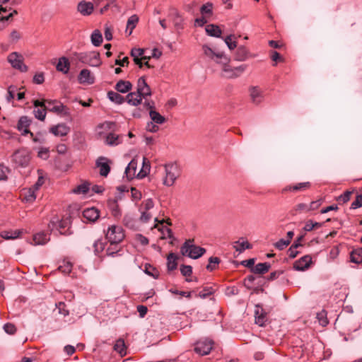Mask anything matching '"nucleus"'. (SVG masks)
<instances>
[{
    "label": "nucleus",
    "mask_w": 362,
    "mask_h": 362,
    "mask_svg": "<svg viewBox=\"0 0 362 362\" xmlns=\"http://www.w3.org/2000/svg\"><path fill=\"white\" fill-rule=\"evenodd\" d=\"M165 175L163 178V184L166 187L173 186L176 180L180 176L181 170L176 163L165 164L164 166Z\"/></svg>",
    "instance_id": "nucleus-1"
},
{
    "label": "nucleus",
    "mask_w": 362,
    "mask_h": 362,
    "mask_svg": "<svg viewBox=\"0 0 362 362\" xmlns=\"http://www.w3.org/2000/svg\"><path fill=\"white\" fill-rule=\"evenodd\" d=\"M180 252L183 256H187L192 259H198L206 252V250L195 245L193 239H188L182 245Z\"/></svg>",
    "instance_id": "nucleus-2"
},
{
    "label": "nucleus",
    "mask_w": 362,
    "mask_h": 362,
    "mask_svg": "<svg viewBox=\"0 0 362 362\" xmlns=\"http://www.w3.org/2000/svg\"><path fill=\"white\" fill-rule=\"evenodd\" d=\"M124 237V231L119 226H110L105 231V238L110 244L120 243Z\"/></svg>",
    "instance_id": "nucleus-3"
},
{
    "label": "nucleus",
    "mask_w": 362,
    "mask_h": 362,
    "mask_svg": "<svg viewBox=\"0 0 362 362\" xmlns=\"http://www.w3.org/2000/svg\"><path fill=\"white\" fill-rule=\"evenodd\" d=\"M78 59L80 62L91 66H99L101 64L100 54L96 52H90L79 54Z\"/></svg>",
    "instance_id": "nucleus-4"
},
{
    "label": "nucleus",
    "mask_w": 362,
    "mask_h": 362,
    "mask_svg": "<svg viewBox=\"0 0 362 362\" xmlns=\"http://www.w3.org/2000/svg\"><path fill=\"white\" fill-rule=\"evenodd\" d=\"M30 160V155L27 149L22 148L13 154V161L18 166L26 167Z\"/></svg>",
    "instance_id": "nucleus-5"
},
{
    "label": "nucleus",
    "mask_w": 362,
    "mask_h": 362,
    "mask_svg": "<svg viewBox=\"0 0 362 362\" xmlns=\"http://www.w3.org/2000/svg\"><path fill=\"white\" fill-rule=\"evenodd\" d=\"M7 59L13 68L21 72H26L28 71V66L23 63V56L19 53L16 52H12L8 54Z\"/></svg>",
    "instance_id": "nucleus-6"
},
{
    "label": "nucleus",
    "mask_w": 362,
    "mask_h": 362,
    "mask_svg": "<svg viewBox=\"0 0 362 362\" xmlns=\"http://www.w3.org/2000/svg\"><path fill=\"white\" fill-rule=\"evenodd\" d=\"M45 109L57 114H63L64 115L69 114V108L57 100H47Z\"/></svg>",
    "instance_id": "nucleus-7"
},
{
    "label": "nucleus",
    "mask_w": 362,
    "mask_h": 362,
    "mask_svg": "<svg viewBox=\"0 0 362 362\" xmlns=\"http://www.w3.org/2000/svg\"><path fill=\"white\" fill-rule=\"evenodd\" d=\"M202 49L206 56L214 59L217 63H226L230 62V59L227 57L223 52L216 53L207 45H203Z\"/></svg>",
    "instance_id": "nucleus-8"
},
{
    "label": "nucleus",
    "mask_w": 362,
    "mask_h": 362,
    "mask_svg": "<svg viewBox=\"0 0 362 362\" xmlns=\"http://www.w3.org/2000/svg\"><path fill=\"white\" fill-rule=\"evenodd\" d=\"M229 62L221 63L223 64V71L226 73V76L228 78H236L239 76L242 73L245 71L247 66L242 64L239 66L232 68L228 65Z\"/></svg>",
    "instance_id": "nucleus-9"
},
{
    "label": "nucleus",
    "mask_w": 362,
    "mask_h": 362,
    "mask_svg": "<svg viewBox=\"0 0 362 362\" xmlns=\"http://www.w3.org/2000/svg\"><path fill=\"white\" fill-rule=\"evenodd\" d=\"M213 349V341L211 340H203L198 341L194 347V351L200 356L208 355Z\"/></svg>",
    "instance_id": "nucleus-10"
},
{
    "label": "nucleus",
    "mask_w": 362,
    "mask_h": 362,
    "mask_svg": "<svg viewBox=\"0 0 362 362\" xmlns=\"http://www.w3.org/2000/svg\"><path fill=\"white\" fill-rule=\"evenodd\" d=\"M169 18L177 32L184 29V19L177 9L171 8L170 10Z\"/></svg>",
    "instance_id": "nucleus-11"
},
{
    "label": "nucleus",
    "mask_w": 362,
    "mask_h": 362,
    "mask_svg": "<svg viewBox=\"0 0 362 362\" xmlns=\"http://www.w3.org/2000/svg\"><path fill=\"white\" fill-rule=\"evenodd\" d=\"M310 187L311 184L310 182H298L286 185L282 189V192L286 193L289 192L296 193L298 192H304L309 189Z\"/></svg>",
    "instance_id": "nucleus-12"
},
{
    "label": "nucleus",
    "mask_w": 362,
    "mask_h": 362,
    "mask_svg": "<svg viewBox=\"0 0 362 362\" xmlns=\"http://www.w3.org/2000/svg\"><path fill=\"white\" fill-rule=\"evenodd\" d=\"M110 160L106 157L100 156L96 160V166L99 168L100 175L103 177H107L110 171Z\"/></svg>",
    "instance_id": "nucleus-13"
},
{
    "label": "nucleus",
    "mask_w": 362,
    "mask_h": 362,
    "mask_svg": "<svg viewBox=\"0 0 362 362\" xmlns=\"http://www.w3.org/2000/svg\"><path fill=\"white\" fill-rule=\"evenodd\" d=\"M137 92L142 98L146 99L147 96L152 95L150 86L147 84L144 76L140 77L137 81Z\"/></svg>",
    "instance_id": "nucleus-14"
},
{
    "label": "nucleus",
    "mask_w": 362,
    "mask_h": 362,
    "mask_svg": "<svg viewBox=\"0 0 362 362\" xmlns=\"http://www.w3.org/2000/svg\"><path fill=\"white\" fill-rule=\"evenodd\" d=\"M255 323L260 327L265 325L268 320L267 313L260 305H256L255 309Z\"/></svg>",
    "instance_id": "nucleus-15"
},
{
    "label": "nucleus",
    "mask_w": 362,
    "mask_h": 362,
    "mask_svg": "<svg viewBox=\"0 0 362 362\" xmlns=\"http://www.w3.org/2000/svg\"><path fill=\"white\" fill-rule=\"evenodd\" d=\"M31 123V120L27 116H22L20 117L18 124L17 128L18 129L22 132L23 135H26L27 134H30L31 137H33V133H32L29 129V126Z\"/></svg>",
    "instance_id": "nucleus-16"
},
{
    "label": "nucleus",
    "mask_w": 362,
    "mask_h": 362,
    "mask_svg": "<svg viewBox=\"0 0 362 362\" xmlns=\"http://www.w3.org/2000/svg\"><path fill=\"white\" fill-rule=\"evenodd\" d=\"M312 262V257L310 255H305L293 264V268L297 271H304L307 269Z\"/></svg>",
    "instance_id": "nucleus-17"
},
{
    "label": "nucleus",
    "mask_w": 362,
    "mask_h": 362,
    "mask_svg": "<svg viewBox=\"0 0 362 362\" xmlns=\"http://www.w3.org/2000/svg\"><path fill=\"white\" fill-rule=\"evenodd\" d=\"M78 80L80 83L93 84L95 82V78L88 69H82L78 76Z\"/></svg>",
    "instance_id": "nucleus-18"
},
{
    "label": "nucleus",
    "mask_w": 362,
    "mask_h": 362,
    "mask_svg": "<svg viewBox=\"0 0 362 362\" xmlns=\"http://www.w3.org/2000/svg\"><path fill=\"white\" fill-rule=\"evenodd\" d=\"M253 56L245 46H239L235 52V59L238 62H244Z\"/></svg>",
    "instance_id": "nucleus-19"
},
{
    "label": "nucleus",
    "mask_w": 362,
    "mask_h": 362,
    "mask_svg": "<svg viewBox=\"0 0 362 362\" xmlns=\"http://www.w3.org/2000/svg\"><path fill=\"white\" fill-rule=\"evenodd\" d=\"M83 216L90 222H95L100 216L99 211L95 208H87L83 211Z\"/></svg>",
    "instance_id": "nucleus-20"
},
{
    "label": "nucleus",
    "mask_w": 362,
    "mask_h": 362,
    "mask_svg": "<svg viewBox=\"0 0 362 362\" xmlns=\"http://www.w3.org/2000/svg\"><path fill=\"white\" fill-rule=\"evenodd\" d=\"M250 98L253 103L260 104L263 100V92L258 87H252L250 88Z\"/></svg>",
    "instance_id": "nucleus-21"
},
{
    "label": "nucleus",
    "mask_w": 362,
    "mask_h": 362,
    "mask_svg": "<svg viewBox=\"0 0 362 362\" xmlns=\"http://www.w3.org/2000/svg\"><path fill=\"white\" fill-rule=\"evenodd\" d=\"M77 9L78 11L83 16H89L93 11V5L91 2L82 1L78 3Z\"/></svg>",
    "instance_id": "nucleus-22"
},
{
    "label": "nucleus",
    "mask_w": 362,
    "mask_h": 362,
    "mask_svg": "<svg viewBox=\"0 0 362 362\" xmlns=\"http://www.w3.org/2000/svg\"><path fill=\"white\" fill-rule=\"evenodd\" d=\"M49 131L55 136H64L69 134L70 129L65 124H59L52 127Z\"/></svg>",
    "instance_id": "nucleus-23"
},
{
    "label": "nucleus",
    "mask_w": 362,
    "mask_h": 362,
    "mask_svg": "<svg viewBox=\"0 0 362 362\" xmlns=\"http://www.w3.org/2000/svg\"><path fill=\"white\" fill-rule=\"evenodd\" d=\"M142 99L137 91L130 92L127 95L124 101H127L131 105L138 106L141 103Z\"/></svg>",
    "instance_id": "nucleus-24"
},
{
    "label": "nucleus",
    "mask_w": 362,
    "mask_h": 362,
    "mask_svg": "<svg viewBox=\"0 0 362 362\" xmlns=\"http://www.w3.org/2000/svg\"><path fill=\"white\" fill-rule=\"evenodd\" d=\"M115 90L122 93H126L132 88V84L129 81L119 80L115 86Z\"/></svg>",
    "instance_id": "nucleus-25"
},
{
    "label": "nucleus",
    "mask_w": 362,
    "mask_h": 362,
    "mask_svg": "<svg viewBox=\"0 0 362 362\" xmlns=\"http://www.w3.org/2000/svg\"><path fill=\"white\" fill-rule=\"evenodd\" d=\"M35 191L36 189L33 187L24 189L21 194L23 200L26 202H33L36 199Z\"/></svg>",
    "instance_id": "nucleus-26"
},
{
    "label": "nucleus",
    "mask_w": 362,
    "mask_h": 362,
    "mask_svg": "<svg viewBox=\"0 0 362 362\" xmlns=\"http://www.w3.org/2000/svg\"><path fill=\"white\" fill-rule=\"evenodd\" d=\"M33 240L35 245H45L50 240L49 234L40 232L33 235Z\"/></svg>",
    "instance_id": "nucleus-27"
},
{
    "label": "nucleus",
    "mask_w": 362,
    "mask_h": 362,
    "mask_svg": "<svg viewBox=\"0 0 362 362\" xmlns=\"http://www.w3.org/2000/svg\"><path fill=\"white\" fill-rule=\"evenodd\" d=\"M70 63L69 59L62 57L59 58V62L56 66V69L58 71L62 72L63 74H67L69 71Z\"/></svg>",
    "instance_id": "nucleus-28"
},
{
    "label": "nucleus",
    "mask_w": 362,
    "mask_h": 362,
    "mask_svg": "<svg viewBox=\"0 0 362 362\" xmlns=\"http://www.w3.org/2000/svg\"><path fill=\"white\" fill-rule=\"evenodd\" d=\"M350 262L357 264L362 263V247H357L351 251Z\"/></svg>",
    "instance_id": "nucleus-29"
},
{
    "label": "nucleus",
    "mask_w": 362,
    "mask_h": 362,
    "mask_svg": "<svg viewBox=\"0 0 362 362\" xmlns=\"http://www.w3.org/2000/svg\"><path fill=\"white\" fill-rule=\"evenodd\" d=\"M270 268L271 264L269 262L258 263L252 268V272L257 274H264L268 272Z\"/></svg>",
    "instance_id": "nucleus-30"
},
{
    "label": "nucleus",
    "mask_w": 362,
    "mask_h": 362,
    "mask_svg": "<svg viewBox=\"0 0 362 362\" xmlns=\"http://www.w3.org/2000/svg\"><path fill=\"white\" fill-rule=\"evenodd\" d=\"M308 212H309L308 204L304 203H299L293 207V209L290 211V214L293 216H295L298 214Z\"/></svg>",
    "instance_id": "nucleus-31"
},
{
    "label": "nucleus",
    "mask_w": 362,
    "mask_h": 362,
    "mask_svg": "<svg viewBox=\"0 0 362 362\" xmlns=\"http://www.w3.org/2000/svg\"><path fill=\"white\" fill-rule=\"evenodd\" d=\"M21 233V230H3L0 233V236L5 240H13L18 238Z\"/></svg>",
    "instance_id": "nucleus-32"
},
{
    "label": "nucleus",
    "mask_w": 362,
    "mask_h": 362,
    "mask_svg": "<svg viewBox=\"0 0 362 362\" xmlns=\"http://www.w3.org/2000/svg\"><path fill=\"white\" fill-rule=\"evenodd\" d=\"M139 22V17L136 15H132L127 21L126 33L128 35L132 33L133 30L135 28L136 24Z\"/></svg>",
    "instance_id": "nucleus-33"
},
{
    "label": "nucleus",
    "mask_w": 362,
    "mask_h": 362,
    "mask_svg": "<svg viewBox=\"0 0 362 362\" xmlns=\"http://www.w3.org/2000/svg\"><path fill=\"white\" fill-rule=\"evenodd\" d=\"M151 169V165L148 160L146 158H143L142 168L137 174L139 178L145 177L149 173Z\"/></svg>",
    "instance_id": "nucleus-34"
},
{
    "label": "nucleus",
    "mask_w": 362,
    "mask_h": 362,
    "mask_svg": "<svg viewBox=\"0 0 362 362\" xmlns=\"http://www.w3.org/2000/svg\"><path fill=\"white\" fill-rule=\"evenodd\" d=\"M206 33L212 37H219L222 33L221 30L218 25L214 24H209L206 26Z\"/></svg>",
    "instance_id": "nucleus-35"
},
{
    "label": "nucleus",
    "mask_w": 362,
    "mask_h": 362,
    "mask_svg": "<svg viewBox=\"0 0 362 362\" xmlns=\"http://www.w3.org/2000/svg\"><path fill=\"white\" fill-rule=\"evenodd\" d=\"M6 8L0 6V30H2L6 26V21H7L9 18L13 17L14 15L17 14V11L16 10H13L11 13H10L8 16H3L1 15L2 12H6Z\"/></svg>",
    "instance_id": "nucleus-36"
},
{
    "label": "nucleus",
    "mask_w": 362,
    "mask_h": 362,
    "mask_svg": "<svg viewBox=\"0 0 362 362\" xmlns=\"http://www.w3.org/2000/svg\"><path fill=\"white\" fill-rule=\"evenodd\" d=\"M149 116L152 122L158 124H162L166 121L165 118L155 110H151V111H149Z\"/></svg>",
    "instance_id": "nucleus-37"
},
{
    "label": "nucleus",
    "mask_w": 362,
    "mask_h": 362,
    "mask_svg": "<svg viewBox=\"0 0 362 362\" xmlns=\"http://www.w3.org/2000/svg\"><path fill=\"white\" fill-rule=\"evenodd\" d=\"M122 142L120 136L114 133H109L105 139V143L110 146H117Z\"/></svg>",
    "instance_id": "nucleus-38"
},
{
    "label": "nucleus",
    "mask_w": 362,
    "mask_h": 362,
    "mask_svg": "<svg viewBox=\"0 0 362 362\" xmlns=\"http://www.w3.org/2000/svg\"><path fill=\"white\" fill-rule=\"evenodd\" d=\"M107 98L112 102L120 105L124 102V98L119 93L110 90L107 93Z\"/></svg>",
    "instance_id": "nucleus-39"
},
{
    "label": "nucleus",
    "mask_w": 362,
    "mask_h": 362,
    "mask_svg": "<svg viewBox=\"0 0 362 362\" xmlns=\"http://www.w3.org/2000/svg\"><path fill=\"white\" fill-rule=\"evenodd\" d=\"M177 255L173 252L170 253L168 255L167 267H168V270L173 271L177 268Z\"/></svg>",
    "instance_id": "nucleus-40"
},
{
    "label": "nucleus",
    "mask_w": 362,
    "mask_h": 362,
    "mask_svg": "<svg viewBox=\"0 0 362 362\" xmlns=\"http://www.w3.org/2000/svg\"><path fill=\"white\" fill-rule=\"evenodd\" d=\"M90 188V184L88 182H84L82 184L76 186L74 188L71 192L77 194H86Z\"/></svg>",
    "instance_id": "nucleus-41"
},
{
    "label": "nucleus",
    "mask_w": 362,
    "mask_h": 362,
    "mask_svg": "<svg viewBox=\"0 0 362 362\" xmlns=\"http://www.w3.org/2000/svg\"><path fill=\"white\" fill-rule=\"evenodd\" d=\"M119 243L110 244L106 249V255L114 257L121 251Z\"/></svg>",
    "instance_id": "nucleus-42"
},
{
    "label": "nucleus",
    "mask_w": 362,
    "mask_h": 362,
    "mask_svg": "<svg viewBox=\"0 0 362 362\" xmlns=\"http://www.w3.org/2000/svg\"><path fill=\"white\" fill-rule=\"evenodd\" d=\"M90 39L91 42L94 46H100L103 42V36L100 31L98 30H95L91 34Z\"/></svg>",
    "instance_id": "nucleus-43"
},
{
    "label": "nucleus",
    "mask_w": 362,
    "mask_h": 362,
    "mask_svg": "<svg viewBox=\"0 0 362 362\" xmlns=\"http://www.w3.org/2000/svg\"><path fill=\"white\" fill-rule=\"evenodd\" d=\"M233 247L236 251L241 253L246 249L252 248V245L248 241L240 242V240H238L234 243Z\"/></svg>",
    "instance_id": "nucleus-44"
},
{
    "label": "nucleus",
    "mask_w": 362,
    "mask_h": 362,
    "mask_svg": "<svg viewBox=\"0 0 362 362\" xmlns=\"http://www.w3.org/2000/svg\"><path fill=\"white\" fill-rule=\"evenodd\" d=\"M114 350L118 352L122 356L126 354V346L124 339H119L114 345Z\"/></svg>",
    "instance_id": "nucleus-45"
},
{
    "label": "nucleus",
    "mask_w": 362,
    "mask_h": 362,
    "mask_svg": "<svg viewBox=\"0 0 362 362\" xmlns=\"http://www.w3.org/2000/svg\"><path fill=\"white\" fill-rule=\"evenodd\" d=\"M136 162L134 160H132L127 166L125 173L128 177L132 178L135 176L136 172Z\"/></svg>",
    "instance_id": "nucleus-46"
},
{
    "label": "nucleus",
    "mask_w": 362,
    "mask_h": 362,
    "mask_svg": "<svg viewBox=\"0 0 362 362\" xmlns=\"http://www.w3.org/2000/svg\"><path fill=\"white\" fill-rule=\"evenodd\" d=\"M58 269L64 274H69L71 272L72 264L69 261H63L59 266Z\"/></svg>",
    "instance_id": "nucleus-47"
},
{
    "label": "nucleus",
    "mask_w": 362,
    "mask_h": 362,
    "mask_svg": "<svg viewBox=\"0 0 362 362\" xmlns=\"http://www.w3.org/2000/svg\"><path fill=\"white\" fill-rule=\"evenodd\" d=\"M352 193H353L352 191L347 190V191L344 192L342 194L339 196L337 198V201L338 202V203L339 204H344L348 202L351 199Z\"/></svg>",
    "instance_id": "nucleus-48"
},
{
    "label": "nucleus",
    "mask_w": 362,
    "mask_h": 362,
    "mask_svg": "<svg viewBox=\"0 0 362 362\" xmlns=\"http://www.w3.org/2000/svg\"><path fill=\"white\" fill-rule=\"evenodd\" d=\"M94 252L99 255L105 249V243L101 239L95 240L93 243Z\"/></svg>",
    "instance_id": "nucleus-49"
},
{
    "label": "nucleus",
    "mask_w": 362,
    "mask_h": 362,
    "mask_svg": "<svg viewBox=\"0 0 362 362\" xmlns=\"http://www.w3.org/2000/svg\"><path fill=\"white\" fill-rule=\"evenodd\" d=\"M220 263V259L216 257H211L209 259V264L206 266V269L209 271H213L216 268V264Z\"/></svg>",
    "instance_id": "nucleus-50"
},
{
    "label": "nucleus",
    "mask_w": 362,
    "mask_h": 362,
    "mask_svg": "<svg viewBox=\"0 0 362 362\" xmlns=\"http://www.w3.org/2000/svg\"><path fill=\"white\" fill-rule=\"evenodd\" d=\"M234 38V35H228L225 39L224 41L226 44L227 45L229 49L233 50L237 47V42L233 39Z\"/></svg>",
    "instance_id": "nucleus-51"
},
{
    "label": "nucleus",
    "mask_w": 362,
    "mask_h": 362,
    "mask_svg": "<svg viewBox=\"0 0 362 362\" xmlns=\"http://www.w3.org/2000/svg\"><path fill=\"white\" fill-rule=\"evenodd\" d=\"M214 293V290L213 289L212 287H205L203 288L202 291H201L199 293L198 296L202 298H205L212 295Z\"/></svg>",
    "instance_id": "nucleus-52"
},
{
    "label": "nucleus",
    "mask_w": 362,
    "mask_h": 362,
    "mask_svg": "<svg viewBox=\"0 0 362 362\" xmlns=\"http://www.w3.org/2000/svg\"><path fill=\"white\" fill-rule=\"evenodd\" d=\"M46 111L45 108L34 110L33 113L35 117L39 120L44 121L46 117Z\"/></svg>",
    "instance_id": "nucleus-53"
},
{
    "label": "nucleus",
    "mask_w": 362,
    "mask_h": 362,
    "mask_svg": "<svg viewBox=\"0 0 362 362\" xmlns=\"http://www.w3.org/2000/svg\"><path fill=\"white\" fill-rule=\"evenodd\" d=\"M213 4L211 3H206L202 6L200 12L202 15L204 14H212Z\"/></svg>",
    "instance_id": "nucleus-54"
},
{
    "label": "nucleus",
    "mask_w": 362,
    "mask_h": 362,
    "mask_svg": "<svg viewBox=\"0 0 362 362\" xmlns=\"http://www.w3.org/2000/svg\"><path fill=\"white\" fill-rule=\"evenodd\" d=\"M362 206V194H358L356 199L351 203V209H356Z\"/></svg>",
    "instance_id": "nucleus-55"
},
{
    "label": "nucleus",
    "mask_w": 362,
    "mask_h": 362,
    "mask_svg": "<svg viewBox=\"0 0 362 362\" xmlns=\"http://www.w3.org/2000/svg\"><path fill=\"white\" fill-rule=\"evenodd\" d=\"M4 330L8 334H14L17 329L13 324L8 322L4 325Z\"/></svg>",
    "instance_id": "nucleus-56"
},
{
    "label": "nucleus",
    "mask_w": 362,
    "mask_h": 362,
    "mask_svg": "<svg viewBox=\"0 0 362 362\" xmlns=\"http://www.w3.org/2000/svg\"><path fill=\"white\" fill-rule=\"evenodd\" d=\"M17 90V87L14 86H10L8 88V93L6 100L8 102H11L15 97V93Z\"/></svg>",
    "instance_id": "nucleus-57"
},
{
    "label": "nucleus",
    "mask_w": 362,
    "mask_h": 362,
    "mask_svg": "<svg viewBox=\"0 0 362 362\" xmlns=\"http://www.w3.org/2000/svg\"><path fill=\"white\" fill-rule=\"evenodd\" d=\"M290 244L289 240L285 239H280L275 244L274 246L276 248L282 250L286 248Z\"/></svg>",
    "instance_id": "nucleus-58"
},
{
    "label": "nucleus",
    "mask_w": 362,
    "mask_h": 362,
    "mask_svg": "<svg viewBox=\"0 0 362 362\" xmlns=\"http://www.w3.org/2000/svg\"><path fill=\"white\" fill-rule=\"evenodd\" d=\"M181 274L185 276H189L192 274V267L189 265H181Z\"/></svg>",
    "instance_id": "nucleus-59"
},
{
    "label": "nucleus",
    "mask_w": 362,
    "mask_h": 362,
    "mask_svg": "<svg viewBox=\"0 0 362 362\" xmlns=\"http://www.w3.org/2000/svg\"><path fill=\"white\" fill-rule=\"evenodd\" d=\"M317 318L318 319L320 324L322 326H326L329 322L326 317V313L324 311L318 313Z\"/></svg>",
    "instance_id": "nucleus-60"
},
{
    "label": "nucleus",
    "mask_w": 362,
    "mask_h": 362,
    "mask_svg": "<svg viewBox=\"0 0 362 362\" xmlns=\"http://www.w3.org/2000/svg\"><path fill=\"white\" fill-rule=\"evenodd\" d=\"M145 272L155 279L158 278V272L154 267L150 265L148 267H146Z\"/></svg>",
    "instance_id": "nucleus-61"
},
{
    "label": "nucleus",
    "mask_w": 362,
    "mask_h": 362,
    "mask_svg": "<svg viewBox=\"0 0 362 362\" xmlns=\"http://www.w3.org/2000/svg\"><path fill=\"white\" fill-rule=\"evenodd\" d=\"M322 204V199L311 202L310 204H308V211H314L317 209Z\"/></svg>",
    "instance_id": "nucleus-62"
},
{
    "label": "nucleus",
    "mask_w": 362,
    "mask_h": 362,
    "mask_svg": "<svg viewBox=\"0 0 362 362\" xmlns=\"http://www.w3.org/2000/svg\"><path fill=\"white\" fill-rule=\"evenodd\" d=\"M108 206L114 211V215H117L118 212V204L117 200L115 199H109L108 200Z\"/></svg>",
    "instance_id": "nucleus-63"
},
{
    "label": "nucleus",
    "mask_w": 362,
    "mask_h": 362,
    "mask_svg": "<svg viewBox=\"0 0 362 362\" xmlns=\"http://www.w3.org/2000/svg\"><path fill=\"white\" fill-rule=\"evenodd\" d=\"M144 54V49L140 48H134L131 51V55L133 58H141Z\"/></svg>",
    "instance_id": "nucleus-64"
}]
</instances>
